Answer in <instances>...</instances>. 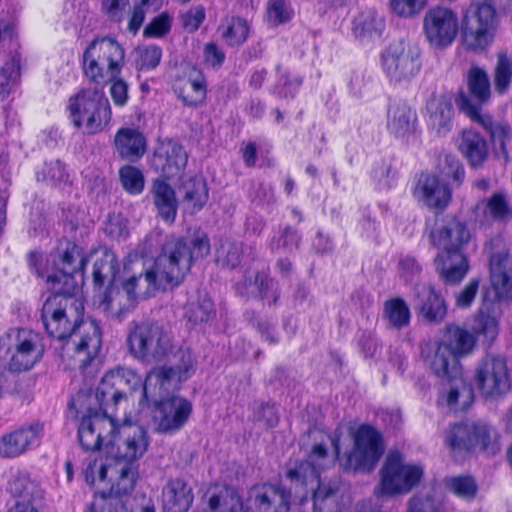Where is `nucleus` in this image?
Here are the masks:
<instances>
[{"label":"nucleus","mask_w":512,"mask_h":512,"mask_svg":"<svg viewBox=\"0 0 512 512\" xmlns=\"http://www.w3.org/2000/svg\"><path fill=\"white\" fill-rule=\"evenodd\" d=\"M193 502L190 486L181 479H172L162 490V506L165 512H187Z\"/></svg>","instance_id":"nucleus-37"},{"label":"nucleus","mask_w":512,"mask_h":512,"mask_svg":"<svg viewBox=\"0 0 512 512\" xmlns=\"http://www.w3.org/2000/svg\"><path fill=\"white\" fill-rule=\"evenodd\" d=\"M10 340L9 369L22 372L31 369L44 354V346L35 332L27 329H11L7 333Z\"/></svg>","instance_id":"nucleus-17"},{"label":"nucleus","mask_w":512,"mask_h":512,"mask_svg":"<svg viewBox=\"0 0 512 512\" xmlns=\"http://www.w3.org/2000/svg\"><path fill=\"white\" fill-rule=\"evenodd\" d=\"M184 203L188 210L195 213L203 208L208 200V190L201 177L187 179L183 185Z\"/></svg>","instance_id":"nucleus-46"},{"label":"nucleus","mask_w":512,"mask_h":512,"mask_svg":"<svg viewBox=\"0 0 512 512\" xmlns=\"http://www.w3.org/2000/svg\"><path fill=\"white\" fill-rule=\"evenodd\" d=\"M19 73L14 64H7L0 70V99H5L16 85Z\"/></svg>","instance_id":"nucleus-64"},{"label":"nucleus","mask_w":512,"mask_h":512,"mask_svg":"<svg viewBox=\"0 0 512 512\" xmlns=\"http://www.w3.org/2000/svg\"><path fill=\"white\" fill-rule=\"evenodd\" d=\"M214 304L206 295L198 296L190 301L186 307L185 315L190 322L195 324L208 322L214 317Z\"/></svg>","instance_id":"nucleus-49"},{"label":"nucleus","mask_w":512,"mask_h":512,"mask_svg":"<svg viewBox=\"0 0 512 512\" xmlns=\"http://www.w3.org/2000/svg\"><path fill=\"white\" fill-rule=\"evenodd\" d=\"M354 447L346 456L343 466L355 471L370 472L384 452L381 435L368 425H363L355 432Z\"/></svg>","instance_id":"nucleus-15"},{"label":"nucleus","mask_w":512,"mask_h":512,"mask_svg":"<svg viewBox=\"0 0 512 512\" xmlns=\"http://www.w3.org/2000/svg\"><path fill=\"white\" fill-rule=\"evenodd\" d=\"M415 307L419 314L430 323H440L447 314V306L440 292L427 284L415 287Z\"/></svg>","instance_id":"nucleus-29"},{"label":"nucleus","mask_w":512,"mask_h":512,"mask_svg":"<svg viewBox=\"0 0 512 512\" xmlns=\"http://www.w3.org/2000/svg\"><path fill=\"white\" fill-rule=\"evenodd\" d=\"M468 86L471 94L481 102L490 96V83L486 72L478 67L472 68L468 73Z\"/></svg>","instance_id":"nucleus-53"},{"label":"nucleus","mask_w":512,"mask_h":512,"mask_svg":"<svg viewBox=\"0 0 512 512\" xmlns=\"http://www.w3.org/2000/svg\"><path fill=\"white\" fill-rule=\"evenodd\" d=\"M475 220L485 223L490 219L503 220L512 215V206L503 193H495L474 207Z\"/></svg>","instance_id":"nucleus-40"},{"label":"nucleus","mask_w":512,"mask_h":512,"mask_svg":"<svg viewBox=\"0 0 512 512\" xmlns=\"http://www.w3.org/2000/svg\"><path fill=\"white\" fill-rule=\"evenodd\" d=\"M66 110L71 123L84 134H97L107 130L112 120L111 105L104 91L86 87L72 95Z\"/></svg>","instance_id":"nucleus-7"},{"label":"nucleus","mask_w":512,"mask_h":512,"mask_svg":"<svg viewBox=\"0 0 512 512\" xmlns=\"http://www.w3.org/2000/svg\"><path fill=\"white\" fill-rule=\"evenodd\" d=\"M125 51L111 37H96L86 47L82 66L87 78L98 85H106L118 77L124 66Z\"/></svg>","instance_id":"nucleus-8"},{"label":"nucleus","mask_w":512,"mask_h":512,"mask_svg":"<svg viewBox=\"0 0 512 512\" xmlns=\"http://www.w3.org/2000/svg\"><path fill=\"white\" fill-rule=\"evenodd\" d=\"M86 262L81 247L69 242L61 244L48 255H30V265L39 277L46 279L54 292L83 293V269Z\"/></svg>","instance_id":"nucleus-4"},{"label":"nucleus","mask_w":512,"mask_h":512,"mask_svg":"<svg viewBox=\"0 0 512 512\" xmlns=\"http://www.w3.org/2000/svg\"><path fill=\"white\" fill-rule=\"evenodd\" d=\"M386 27L385 17L374 8L361 11L352 22V33L362 43L381 39Z\"/></svg>","instance_id":"nucleus-31"},{"label":"nucleus","mask_w":512,"mask_h":512,"mask_svg":"<svg viewBox=\"0 0 512 512\" xmlns=\"http://www.w3.org/2000/svg\"><path fill=\"white\" fill-rule=\"evenodd\" d=\"M154 166L167 178L178 177L187 164V154L176 142H166L157 150L153 159Z\"/></svg>","instance_id":"nucleus-30"},{"label":"nucleus","mask_w":512,"mask_h":512,"mask_svg":"<svg viewBox=\"0 0 512 512\" xmlns=\"http://www.w3.org/2000/svg\"><path fill=\"white\" fill-rule=\"evenodd\" d=\"M114 144L120 157L129 161L140 159L147 148L145 136L135 127L120 128L115 134Z\"/></svg>","instance_id":"nucleus-34"},{"label":"nucleus","mask_w":512,"mask_h":512,"mask_svg":"<svg viewBox=\"0 0 512 512\" xmlns=\"http://www.w3.org/2000/svg\"><path fill=\"white\" fill-rule=\"evenodd\" d=\"M293 15L292 9L285 0H270L267 7L268 21L279 25L289 21Z\"/></svg>","instance_id":"nucleus-59"},{"label":"nucleus","mask_w":512,"mask_h":512,"mask_svg":"<svg viewBox=\"0 0 512 512\" xmlns=\"http://www.w3.org/2000/svg\"><path fill=\"white\" fill-rule=\"evenodd\" d=\"M470 115L489 133L494 149H499L506 159V142L509 141L511 137L509 126L502 122L493 121L488 115H480L477 111H471Z\"/></svg>","instance_id":"nucleus-44"},{"label":"nucleus","mask_w":512,"mask_h":512,"mask_svg":"<svg viewBox=\"0 0 512 512\" xmlns=\"http://www.w3.org/2000/svg\"><path fill=\"white\" fill-rule=\"evenodd\" d=\"M497 28V14L488 3H471L462 20V34L466 46L483 50L493 40Z\"/></svg>","instance_id":"nucleus-14"},{"label":"nucleus","mask_w":512,"mask_h":512,"mask_svg":"<svg viewBox=\"0 0 512 512\" xmlns=\"http://www.w3.org/2000/svg\"><path fill=\"white\" fill-rule=\"evenodd\" d=\"M241 247L232 241L226 240L216 249V260L222 266L235 267L239 264Z\"/></svg>","instance_id":"nucleus-58"},{"label":"nucleus","mask_w":512,"mask_h":512,"mask_svg":"<svg viewBox=\"0 0 512 512\" xmlns=\"http://www.w3.org/2000/svg\"><path fill=\"white\" fill-rule=\"evenodd\" d=\"M210 252V243L204 233H197L189 242L181 238L169 239L163 246L152 268L138 276L124 280L135 299L146 298L158 290L178 286L190 271L192 262L202 259Z\"/></svg>","instance_id":"nucleus-2"},{"label":"nucleus","mask_w":512,"mask_h":512,"mask_svg":"<svg viewBox=\"0 0 512 512\" xmlns=\"http://www.w3.org/2000/svg\"><path fill=\"white\" fill-rule=\"evenodd\" d=\"M119 177L123 188L130 194L137 195L144 189V176L137 167L126 165L119 171Z\"/></svg>","instance_id":"nucleus-54"},{"label":"nucleus","mask_w":512,"mask_h":512,"mask_svg":"<svg viewBox=\"0 0 512 512\" xmlns=\"http://www.w3.org/2000/svg\"><path fill=\"white\" fill-rule=\"evenodd\" d=\"M380 63L383 73L393 85L411 82L422 68L419 48L403 40L386 46L381 52Z\"/></svg>","instance_id":"nucleus-12"},{"label":"nucleus","mask_w":512,"mask_h":512,"mask_svg":"<svg viewBox=\"0 0 512 512\" xmlns=\"http://www.w3.org/2000/svg\"><path fill=\"white\" fill-rule=\"evenodd\" d=\"M89 257L93 262L94 284L99 287L113 285L119 272V262L115 253L106 247H99L91 251Z\"/></svg>","instance_id":"nucleus-32"},{"label":"nucleus","mask_w":512,"mask_h":512,"mask_svg":"<svg viewBox=\"0 0 512 512\" xmlns=\"http://www.w3.org/2000/svg\"><path fill=\"white\" fill-rule=\"evenodd\" d=\"M237 289L241 294H254L257 291L261 297L269 298L272 302H275L277 299L274 281L264 274H257L255 282L253 284L250 282L249 287L241 288L238 286Z\"/></svg>","instance_id":"nucleus-56"},{"label":"nucleus","mask_w":512,"mask_h":512,"mask_svg":"<svg viewBox=\"0 0 512 512\" xmlns=\"http://www.w3.org/2000/svg\"><path fill=\"white\" fill-rule=\"evenodd\" d=\"M418 116L416 110L406 102H394L387 111V131L394 138L409 141L418 132Z\"/></svg>","instance_id":"nucleus-26"},{"label":"nucleus","mask_w":512,"mask_h":512,"mask_svg":"<svg viewBox=\"0 0 512 512\" xmlns=\"http://www.w3.org/2000/svg\"><path fill=\"white\" fill-rule=\"evenodd\" d=\"M471 381L483 399L495 401L503 398L511 389V373L506 358L486 354L474 366Z\"/></svg>","instance_id":"nucleus-10"},{"label":"nucleus","mask_w":512,"mask_h":512,"mask_svg":"<svg viewBox=\"0 0 512 512\" xmlns=\"http://www.w3.org/2000/svg\"><path fill=\"white\" fill-rule=\"evenodd\" d=\"M427 0H391L392 11L401 17H411L419 13Z\"/></svg>","instance_id":"nucleus-63"},{"label":"nucleus","mask_w":512,"mask_h":512,"mask_svg":"<svg viewBox=\"0 0 512 512\" xmlns=\"http://www.w3.org/2000/svg\"><path fill=\"white\" fill-rule=\"evenodd\" d=\"M174 93L188 107L201 105L207 94L204 76L197 70L190 71L187 77L179 78L173 85Z\"/></svg>","instance_id":"nucleus-33"},{"label":"nucleus","mask_w":512,"mask_h":512,"mask_svg":"<svg viewBox=\"0 0 512 512\" xmlns=\"http://www.w3.org/2000/svg\"><path fill=\"white\" fill-rule=\"evenodd\" d=\"M11 494L18 498L17 502L35 506L37 501L43 497V491L39 483L32 479L26 472H18L9 483Z\"/></svg>","instance_id":"nucleus-42"},{"label":"nucleus","mask_w":512,"mask_h":512,"mask_svg":"<svg viewBox=\"0 0 512 512\" xmlns=\"http://www.w3.org/2000/svg\"><path fill=\"white\" fill-rule=\"evenodd\" d=\"M496 438V431L485 422L461 423L451 426L445 443L453 452L485 450Z\"/></svg>","instance_id":"nucleus-18"},{"label":"nucleus","mask_w":512,"mask_h":512,"mask_svg":"<svg viewBox=\"0 0 512 512\" xmlns=\"http://www.w3.org/2000/svg\"><path fill=\"white\" fill-rule=\"evenodd\" d=\"M436 270L446 284H457L469 270L468 260L462 252H440L435 258Z\"/></svg>","instance_id":"nucleus-35"},{"label":"nucleus","mask_w":512,"mask_h":512,"mask_svg":"<svg viewBox=\"0 0 512 512\" xmlns=\"http://www.w3.org/2000/svg\"><path fill=\"white\" fill-rule=\"evenodd\" d=\"M83 293L54 292L42 307V321L47 333L63 341L62 358L72 359L85 367L101 348L102 337L98 323L83 320Z\"/></svg>","instance_id":"nucleus-1"},{"label":"nucleus","mask_w":512,"mask_h":512,"mask_svg":"<svg viewBox=\"0 0 512 512\" xmlns=\"http://www.w3.org/2000/svg\"><path fill=\"white\" fill-rule=\"evenodd\" d=\"M69 174L65 165L59 160L46 162L41 171L37 172V179L53 185L66 183Z\"/></svg>","instance_id":"nucleus-55"},{"label":"nucleus","mask_w":512,"mask_h":512,"mask_svg":"<svg viewBox=\"0 0 512 512\" xmlns=\"http://www.w3.org/2000/svg\"><path fill=\"white\" fill-rule=\"evenodd\" d=\"M446 484L452 493L463 499H472L477 491L475 481L469 476L448 478Z\"/></svg>","instance_id":"nucleus-57"},{"label":"nucleus","mask_w":512,"mask_h":512,"mask_svg":"<svg viewBox=\"0 0 512 512\" xmlns=\"http://www.w3.org/2000/svg\"><path fill=\"white\" fill-rule=\"evenodd\" d=\"M430 239L441 252H462L471 239V233L464 222L450 218L435 225Z\"/></svg>","instance_id":"nucleus-24"},{"label":"nucleus","mask_w":512,"mask_h":512,"mask_svg":"<svg viewBox=\"0 0 512 512\" xmlns=\"http://www.w3.org/2000/svg\"><path fill=\"white\" fill-rule=\"evenodd\" d=\"M459 29L457 14L446 7L429 9L423 19V30L428 42L436 48H444L453 43Z\"/></svg>","instance_id":"nucleus-20"},{"label":"nucleus","mask_w":512,"mask_h":512,"mask_svg":"<svg viewBox=\"0 0 512 512\" xmlns=\"http://www.w3.org/2000/svg\"><path fill=\"white\" fill-rule=\"evenodd\" d=\"M192 413V404L180 396L164 399L156 404L153 423L156 432L174 434L181 430Z\"/></svg>","instance_id":"nucleus-21"},{"label":"nucleus","mask_w":512,"mask_h":512,"mask_svg":"<svg viewBox=\"0 0 512 512\" xmlns=\"http://www.w3.org/2000/svg\"><path fill=\"white\" fill-rule=\"evenodd\" d=\"M130 354L145 363L161 362L172 352L169 333L157 324H135L127 334Z\"/></svg>","instance_id":"nucleus-11"},{"label":"nucleus","mask_w":512,"mask_h":512,"mask_svg":"<svg viewBox=\"0 0 512 512\" xmlns=\"http://www.w3.org/2000/svg\"><path fill=\"white\" fill-rule=\"evenodd\" d=\"M116 467V461L109 456L105 459H95L88 463L85 469V479L90 485H99L104 489H108L109 495L113 497H121L130 494L133 489H124L121 485L122 477L116 475L112 470Z\"/></svg>","instance_id":"nucleus-25"},{"label":"nucleus","mask_w":512,"mask_h":512,"mask_svg":"<svg viewBox=\"0 0 512 512\" xmlns=\"http://www.w3.org/2000/svg\"><path fill=\"white\" fill-rule=\"evenodd\" d=\"M248 22L240 17H227L218 28L221 38L230 46L243 44L249 35Z\"/></svg>","instance_id":"nucleus-45"},{"label":"nucleus","mask_w":512,"mask_h":512,"mask_svg":"<svg viewBox=\"0 0 512 512\" xmlns=\"http://www.w3.org/2000/svg\"><path fill=\"white\" fill-rule=\"evenodd\" d=\"M70 405L81 415L78 427V439L85 450L95 451L105 447L109 450V440L116 429L115 421L118 412L114 409L106 411L99 399L92 392H79Z\"/></svg>","instance_id":"nucleus-6"},{"label":"nucleus","mask_w":512,"mask_h":512,"mask_svg":"<svg viewBox=\"0 0 512 512\" xmlns=\"http://www.w3.org/2000/svg\"><path fill=\"white\" fill-rule=\"evenodd\" d=\"M207 512H240L243 505L238 494L226 486L215 485L206 494Z\"/></svg>","instance_id":"nucleus-41"},{"label":"nucleus","mask_w":512,"mask_h":512,"mask_svg":"<svg viewBox=\"0 0 512 512\" xmlns=\"http://www.w3.org/2000/svg\"><path fill=\"white\" fill-rule=\"evenodd\" d=\"M425 362L439 378H455L460 375V365L451 347L444 342H436L428 347Z\"/></svg>","instance_id":"nucleus-28"},{"label":"nucleus","mask_w":512,"mask_h":512,"mask_svg":"<svg viewBox=\"0 0 512 512\" xmlns=\"http://www.w3.org/2000/svg\"><path fill=\"white\" fill-rule=\"evenodd\" d=\"M485 250L490 255V283L495 298L507 297L512 292V256L506 243L498 236L486 243Z\"/></svg>","instance_id":"nucleus-19"},{"label":"nucleus","mask_w":512,"mask_h":512,"mask_svg":"<svg viewBox=\"0 0 512 512\" xmlns=\"http://www.w3.org/2000/svg\"><path fill=\"white\" fill-rule=\"evenodd\" d=\"M163 0H133V10L128 22V29L136 34L144 22L145 15L150 11H157Z\"/></svg>","instance_id":"nucleus-52"},{"label":"nucleus","mask_w":512,"mask_h":512,"mask_svg":"<svg viewBox=\"0 0 512 512\" xmlns=\"http://www.w3.org/2000/svg\"><path fill=\"white\" fill-rule=\"evenodd\" d=\"M333 462L334 458L327 454L326 448L317 444L312 448L306 462L290 467L287 472V477L295 483L296 487L301 485L314 491V508L319 512H332L326 508L335 502V487L331 484H324L319 479L320 471Z\"/></svg>","instance_id":"nucleus-9"},{"label":"nucleus","mask_w":512,"mask_h":512,"mask_svg":"<svg viewBox=\"0 0 512 512\" xmlns=\"http://www.w3.org/2000/svg\"><path fill=\"white\" fill-rule=\"evenodd\" d=\"M424 467L405 461L399 452H389L380 470L379 495L396 496L410 492L423 478Z\"/></svg>","instance_id":"nucleus-13"},{"label":"nucleus","mask_w":512,"mask_h":512,"mask_svg":"<svg viewBox=\"0 0 512 512\" xmlns=\"http://www.w3.org/2000/svg\"><path fill=\"white\" fill-rule=\"evenodd\" d=\"M414 196L418 202L429 208L444 209L451 198L448 186L431 174H422L415 186Z\"/></svg>","instance_id":"nucleus-27"},{"label":"nucleus","mask_w":512,"mask_h":512,"mask_svg":"<svg viewBox=\"0 0 512 512\" xmlns=\"http://www.w3.org/2000/svg\"><path fill=\"white\" fill-rule=\"evenodd\" d=\"M512 79V57L505 52H499L494 72L496 91L504 93L508 90Z\"/></svg>","instance_id":"nucleus-51"},{"label":"nucleus","mask_w":512,"mask_h":512,"mask_svg":"<svg viewBox=\"0 0 512 512\" xmlns=\"http://www.w3.org/2000/svg\"><path fill=\"white\" fill-rule=\"evenodd\" d=\"M195 372L194 359L189 351H185L181 356V363L176 367H158L152 369L146 376L145 381L133 369L128 367H119L106 373L97 390L93 395L99 399L101 405L109 411L111 408L117 412L126 411L128 406V397L121 391L123 385L134 392L139 391L140 403L148 400L149 397L160 394L167 390L166 385L170 381H186Z\"/></svg>","instance_id":"nucleus-3"},{"label":"nucleus","mask_w":512,"mask_h":512,"mask_svg":"<svg viewBox=\"0 0 512 512\" xmlns=\"http://www.w3.org/2000/svg\"><path fill=\"white\" fill-rule=\"evenodd\" d=\"M115 426L107 453L116 461L112 472L122 477L120 482L124 489H134L139 474L138 462L146 454L150 438L143 428L132 424L127 411L118 412Z\"/></svg>","instance_id":"nucleus-5"},{"label":"nucleus","mask_w":512,"mask_h":512,"mask_svg":"<svg viewBox=\"0 0 512 512\" xmlns=\"http://www.w3.org/2000/svg\"><path fill=\"white\" fill-rule=\"evenodd\" d=\"M429 125L438 134H445L451 128L453 105L445 97L433 98L427 104Z\"/></svg>","instance_id":"nucleus-43"},{"label":"nucleus","mask_w":512,"mask_h":512,"mask_svg":"<svg viewBox=\"0 0 512 512\" xmlns=\"http://www.w3.org/2000/svg\"><path fill=\"white\" fill-rule=\"evenodd\" d=\"M44 426L34 422L5 433L0 438V456L16 458L40 445Z\"/></svg>","instance_id":"nucleus-22"},{"label":"nucleus","mask_w":512,"mask_h":512,"mask_svg":"<svg viewBox=\"0 0 512 512\" xmlns=\"http://www.w3.org/2000/svg\"><path fill=\"white\" fill-rule=\"evenodd\" d=\"M472 333L458 327L450 328L449 334L454 345L452 352L456 357L470 353L475 345V339L490 345L498 336V319L495 315L486 313L481 308L471 326Z\"/></svg>","instance_id":"nucleus-16"},{"label":"nucleus","mask_w":512,"mask_h":512,"mask_svg":"<svg viewBox=\"0 0 512 512\" xmlns=\"http://www.w3.org/2000/svg\"><path fill=\"white\" fill-rule=\"evenodd\" d=\"M457 145L461 154L473 168L482 166L488 157L487 142L485 138L475 130H463Z\"/></svg>","instance_id":"nucleus-38"},{"label":"nucleus","mask_w":512,"mask_h":512,"mask_svg":"<svg viewBox=\"0 0 512 512\" xmlns=\"http://www.w3.org/2000/svg\"><path fill=\"white\" fill-rule=\"evenodd\" d=\"M453 384L447 394V403L453 409L464 410L468 408L474 400L473 388L469 386L462 378H449Z\"/></svg>","instance_id":"nucleus-47"},{"label":"nucleus","mask_w":512,"mask_h":512,"mask_svg":"<svg viewBox=\"0 0 512 512\" xmlns=\"http://www.w3.org/2000/svg\"><path fill=\"white\" fill-rule=\"evenodd\" d=\"M384 316L392 327L399 329L409 324L410 310L404 300L394 298L386 301Z\"/></svg>","instance_id":"nucleus-50"},{"label":"nucleus","mask_w":512,"mask_h":512,"mask_svg":"<svg viewBox=\"0 0 512 512\" xmlns=\"http://www.w3.org/2000/svg\"><path fill=\"white\" fill-rule=\"evenodd\" d=\"M172 26V17L163 12L156 16L144 29V35L159 38L166 35Z\"/></svg>","instance_id":"nucleus-61"},{"label":"nucleus","mask_w":512,"mask_h":512,"mask_svg":"<svg viewBox=\"0 0 512 512\" xmlns=\"http://www.w3.org/2000/svg\"><path fill=\"white\" fill-rule=\"evenodd\" d=\"M136 301L133 292L124 287V281L121 287L115 282L106 288L99 307L112 317H121L134 308Z\"/></svg>","instance_id":"nucleus-36"},{"label":"nucleus","mask_w":512,"mask_h":512,"mask_svg":"<svg viewBox=\"0 0 512 512\" xmlns=\"http://www.w3.org/2000/svg\"><path fill=\"white\" fill-rule=\"evenodd\" d=\"M479 284V279H470V281L460 291L455 293V305L460 309L469 308L478 293Z\"/></svg>","instance_id":"nucleus-62"},{"label":"nucleus","mask_w":512,"mask_h":512,"mask_svg":"<svg viewBox=\"0 0 512 512\" xmlns=\"http://www.w3.org/2000/svg\"><path fill=\"white\" fill-rule=\"evenodd\" d=\"M290 492L261 484L250 488L245 502L246 512H289Z\"/></svg>","instance_id":"nucleus-23"},{"label":"nucleus","mask_w":512,"mask_h":512,"mask_svg":"<svg viewBox=\"0 0 512 512\" xmlns=\"http://www.w3.org/2000/svg\"><path fill=\"white\" fill-rule=\"evenodd\" d=\"M406 512H444V505L433 491L423 490L408 499Z\"/></svg>","instance_id":"nucleus-48"},{"label":"nucleus","mask_w":512,"mask_h":512,"mask_svg":"<svg viewBox=\"0 0 512 512\" xmlns=\"http://www.w3.org/2000/svg\"><path fill=\"white\" fill-rule=\"evenodd\" d=\"M129 500L121 499H97L86 512H133L128 507Z\"/></svg>","instance_id":"nucleus-60"},{"label":"nucleus","mask_w":512,"mask_h":512,"mask_svg":"<svg viewBox=\"0 0 512 512\" xmlns=\"http://www.w3.org/2000/svg\"><path fill=\"white\" fill-rule=\"evenodd\" d=\"M158 215L166 222L173 223L177 214L175 191L164 179H156L151 189Z\"/></svg>","instance_id":"nucleus-39"}]
</instances>
